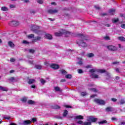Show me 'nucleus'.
Wrapping results in <instances>:
<instances>
[{"mask_svg":"<svg viewBox=\"0 0 125 125\" xmlns=\"http://www.w3.org/2000/svg\"><path fill=\"white\" fill-rule=\"evenodd\" d=\"M63 34H64L65 35H71V32L62 30V32H56L55 33V35L56 37H61Z\"/></svg>","mask_w":125,"mask_h":125,"instance_id":"obj_3","label":"nucleus"},{"mask_svg":"<svg viewBox=\"0 0 125 125\" xmlns=\"http://www.w3.org/2000/svg\"><path fill=\"white\" fill-rule=\"evenodd\" d=\"M35 51H36L34 49H29L30 53H34Z\"/></svg>","mask_w":125,"mask_h":125,"instance_id":"obj_44","label":"nucleus"},{"mask_svg":"<svg viewBox=\"0 0 125 125\" xmlns=\"http://www.w3.org/2000/svg\"><path fill=\"white\" fill-rule=\"evenodd\" d=\"M28 39H33L35 38V35L34 34H30L27 35Z\"/></svg>","mask_w":125,"mask_h":125,"instance_id":"obj_25","label":"nucleus"},{"mask_svg":"<svg viewBox=\"0 0 125 125\" xmlns=\"http://www.w3.org/2000/svg\"><path fill=\"white\" fill-rule=\"evenodd\" d=\"M78 36L81 39V40L77 42V44H78L79 46H82V47H86L87 45L86 42H83V41H87V39H86L87 37L82 34H79Z\"/></svg>","mask_w":125,"mask_h":125,"instance_id":"obj_1","label":"nucleus"},{"mask_svg":"<svg viewBox=\"0 0 125 125\" xmlns=\"http://www.w3.org/2000/svg\"><path fill=\"white\" fill-rule=\"evenodd\" d=\"M37 2L40 4H42L43 3V1H42V0H38Z\"/></svg>","mask_w":125,"mask_h":125,"instance_id":"obj_42","label":"nucleus"},{"mask_svg":"<svg viewBox=\"0 0 125 125\" xmlns=\"http://www.w3.org/2000/svg\"><path fill=\"white\" fill-rule=\"evenodd\" d=\"M0 90H2V91H7L8 89L5 88L4 87H2L0 86Z\"/></svg>","mask_w":125,"mask_h":125,"instance_id":"obj_24","label":"nucleus"},{"mask_svg":"<svg viewBox=\"0 0 125 125\" xmlns=\"http://www.w3.org/2000/svg\"><path fill=\"white\" fill-rule=\"evenodd\" d=\"M120 105H124L125 103V99H122L120 102Z\"/></svg>","mask_w":125,"mask_h":125,"instance_id":"obj_26","label":"nucleus"},{"mask_svg":"<svg viewBox=\"0 0 125 125\" xmlns=\"http://www.w3.org/2000/svg\"><path fill=\"white\" fill-rule=\"evenodd\" d=\"M107 48H108V49H109V50H111L113 51H115L116 50H117L118 48H116V46H113V45H109V46H107Z\"/></svg>","mask_w":125,"mask_h":125,"instance_id":"obj_7","label":"nucleus"},{"mask_svg":"<svg viewBox=\"0 0 125 125\" xmlns=\"http://www.w3.org/2000/svg\"><path fill=\"white\" fill-rule=\"evenodd\" d=\"M88 89H89V90H92V91H93L94 92H97V90L96 89V88H89Z\"/></svg>","mask_w":125,"mask_h":125,"instance_id":"obj_36","label":"nucleus"},{"mask_svg":"<svg viewBox=\"0 0 125 125\" xmlns=\"http://www.w3.org/2000/svg\"><path fill=\"white\" fill-rule=\"evenodd\" d=\"M119 20L118 18L117 19H114L112 20V22L113 23H118V22H119Z\"/></svg>","mask_w":125,"mask_h":125,"instance_id":"obj_30","label":"nucleus"},{"mask_svg":"<svg viewBox=\"0 0 125 125\" xmlns=\"http://www.w3.org/2000/svg\"><path fill=\"white\" fill-rule=\"evenodd\" d=\"M68 115V110L65 109L63 110V112L62 113V117L64 118L67 117V115Z\"/></svg>","mask_w":125,"mask_h":125,"instance_id":"obj_15","label":"nucleus"},{"mask_svg":"<svg viewBox=\"0 0 125 125\" xmlns=\"http://www.w3.org/2000/svg\"><path fill=\"white\" fill-rule=\"evenodd\" d=\"M65 82H66V79H62L60 81L61 83H65Z\"/></svg>","mask_w":125,"mask_h":125,"instance_id":"obj_60","label":"nucleus"},{"mask_svg":"<svg viewBox=\"0 0 125 125\" xmlns=\"http://www.w3.org/2000/svg\"><path fill=\"white\" fill-rule=\"evenodd\" d=\"M64 107H65V108H72V106L71 105H64Z\"/></svg>","mask_w":125,"mask_h":125,"instance_id":"obj_56","label":"nucleus"},{"mask_svg":"<svg viewBox=\"0 0 125 125\" xmlns=\"http://www.w3.org/2000/svg\"><path fill=\"white\" fill-rule=\"evenodd\" d=\"M50 66L53 70H57V69H59V68H60V66H59V65L54 63L51 64Z\"/></svg>","mask_w":125,"mask_h":125,"instance_id":"obj_6","label":"nucleus"},{"mask_svg":"<svg viewBox=\"0 0 125 125\" xmlns=\"http://www.w3.org/2000/svg\"><path fill=\"white\" fill-rule=\"evenodd\" d=\"M120 17H124V18H125V14H120Z\"/></svg>","mask_w":125,"mask_h":125,"instance_id":"obj_61","label":"nucleus"},{"mask_svg":"<svg viewBox=\"0 0 125 125\" xmlns=\"http://www.w3.org/2000/svg\"><path fill=\"white\" fill-rule=\"evenodd\" d=\"M119 125H125V122H121L119 124Z\"/></svg>","mask_w":125,"mask_h":125,"instance_id":"obj_55","label":"nucleus"},{"mask_svg":"<svg viewBox=\"0 0 125 125\" xmlns=\"http://www.w3.org/2000/svg\"><path fill=\"white\" fill-rule=\"evenodd\" d=\"M8 45L9 46H10V47H11V48H13L15 46V45H14V43H13V42L11 41H9L8 42Z\"/></svg>","mask_w":125,"mask_h":125,"instance_id":"obj_14","label":"nucleus"},{"mask_svg":"<svg viewBox=\"0 0 125 125\" xmlns=\"http://www.w3.org/2000/svg\"><path fill=\"white\" fill-rule=\"evenodd\" d=\"M9 7L10 8H15L16 6H15V5L13 4H10Z\"/></svg>","mask_w":125,"mask_h":125,"instance_id":"obj_45","label":"nucleus"},{"mask_svg":"<svg viewBox=\"0 0 125 125\" xmlns=\"http://www.w3.org/2000/svg\"><path fill=\"white\" fill-rule=\"evenodd\" d=\"M90 73H94V72H95V70H94V69H91L89 70Z\"/></svg>","mask_w":125,"mask_h":125,"instance_id":"obj_53","label":"nucleus"},{"mask_svg":"<svg viewBox=\"0 0 125 125\" xmlns=\"http://www.w3.org/2000/svg\"><path fill=\"white\" fill-rule=\"evenodd\" d=\"M47 12L48 13H49V14H53L54 13H57V12H58V10L49 9L47 11Z\"/></svg>","mask_w":125,"mask_h":125,"instance_id":"obj_8","label":"nucleus"},{"mask_svg":"<svg viewBox=\"0 0 125 125\" xmlns=\"http://www.w3.org/2000/svg\"><path fill=\"white\" fill-rule=\"evenodd\" d=\"M4 119H5V120H10V117L8 116V117H4Z\"/></svg>","mask_w":125,"mask_h":125,"instance_id":"obj_62","label":"nucleus"},{"mask_svg":"<svg viewBox=\"0 0 125 125\" xmlns=\"http://www.w3.org/2000/svg\"><path fill=\"white\" fill-rule=\"evenodd\" d=\"M121 27L122 28V29H125V24H121Z\"/></svg>","mask_w":125,"mask_h":125,"instance_id":"obj_58","label":"nucleus"},{"mask_svg":"<svg viewBox=\"0 0 125 125\" xmlns=\"http://www.w3.org/2000/svg\"><path fill=\"white\" fill-rule=\"evenodd\" d=\"M36 82V80L35 79H29V81L28 82V83L29 84H32Z\"/></svg>","mask_w":125,"mask_h":125,"instance_id":"obj_16","label":"nucleus"},{"mask_svg":"<svg viewBox=\"0 0 125 125\" xmlns=\"http://www.w3.org/2000/svg\"><path fill=\"white\" fill-rule=\"evenodd\" d=\"M87 122H83L84 125H91L92 123L97 122V118H94L93 116H88L87 117Z\"/></svg>","mask_w":125,"mask_h":125,"instance_id":"obj_2","label":"nucleus"},{"mask_svg":"<svg viewBox=\"0 0 125 125\" xmlns=\"http://www.w3.org/2000/svg\"><path fill=\"white\" fill-rule=\"evenodd\" d=\"M119 63H120V62H112V64L113 65H116V64H119Z\"/></svg>","mask_w":125,"mask_h":125,"instance_id":"obj_59","label":"nucleus"},{"mask_svg":"<svg viewBox=\"0 0 125 125\" xmlns=\"http://www.w3.org/2000/svg\"><path fill=\"white\" fill-rule=\"evenodd\" d=\"M100 15L102 17H104V16H107V15H108V14L106 13H102L100 14Z\"/></svg>","mask_w":125,"mask_h":125,"instance_id":"obj_32","label":"nucleus"},{"mask_svg":"<svg viewBox=\"0 0 125 125\" xmlns=\"http://www.w3.org/2000/svg\"><path fill=\"white\" fill-rule=\"evenodd\" d=\"M30 13L31 14H35V13H36V12L34 10H32L30 11Z\"/></svg>","mask_w":125,"mask_h":125,"instance_id":"obj_57","label":"nucleus"},{"mask_svg":"<svg viewBox=\"0 0 125 125\" xmlns=\"http://www.w3.org/2000/svg\"><path fill=\"white\" fill-rule=\"evenodd\" d=\"M111 101H113V102H117V99L115 98H112L111 99Z\"/></svg>","mask_w":125,"mask_h":125,"instance_id":"obj_50","label":"nucleus"},{"mask_svg":"<svg viewBox=\"0 0 125 125\" xmlns=\"http://www.w3.org/2000/svg\"><path fill=\"white\" fill-rule=\"evenodd\" d=\"M61 107L60 106L56 104L53 106V109H55V110H59V109H61Z\"/></svg>","mask_w":125,"mask_h":125,"instance_id":"obj_17","label":"nucleus"},{"mask_svg":"<svg viewBox=\"0 0 125 125\" xmlns=\"http://www.w3.org/2000/svg\"><path fill=\"white\" fill-rule=\"evenodd\" d=\"M77 120H83V116L82 115H78L75 117Z\"/></svg>","mask_w":125,"mask_h":125,"instance_id":"obj_20","label":"nucleus"},{"mask_svg":"<svg viewBox=\"0 0 125 125\" xmlns=\"http://www.w3.org/2000/svg\"><path fill=\"white\" fill-rule=\"evenodd\" d=\"M111 120L112 121H118V119H117V118H115V117H112Z\"/></svg>","mask_w":125,"mask_h":125,"instance_id":"obj_52","label":"nucleus"},{"mask_svg":"<svg viewBox=\"0 0 125 125\" xmlns=\"http://www.w3.org/2000/svg\"><path fill=\"white\" fill-rule=\"evenodd\" d=\"M9 24L12 27H17V26H19L20 23L19 22V21H12L10 22H9Z\"/></svg>","mask_w":125,"mask_h":125,"instance_id":"obj_4","label":"nucleus"},{"mask_svg":"<svg viewBox=\"0 0 125 125\" xmlns=\"http://www.w3.org/2000/svg\"><path fill=\"white\" fill-rule=\"evenodd\" d=\"M82 96H85L86 95V93L85 92H82L81 93Z\"/></svg>","mask_w":125,"mask_h":125,"instance_id":"obj_54","label":"nucleus"},{"mask_svg":"<svg viewBox=\"0 0 125 125\" xmlns=\"http://www.w3.org/2000/svg\"><path fill=\"white\" fill-rule=\"evenodd\" d=\"M55 119H58V120H63V117H61V116H55Z\"/></svg>","mask_w":125,"mask_h":125,"instance_id":"obj_38","label":"nucleus"},{"mask_svg":"<svg viewBox=\"0 0 125 125\" xmlns=\"http://www.w3.org/2000/svg\"><path fill=\"white\" fill-rule=\"evenodd\" d=\"M1 11H8V8L6 6H3L1 7Z\"/></svg>","mask_w":125,"mask_h":125,"instance_id":"obj_19","label":"nucleus"},{"mask_svg":"<svg viewBox=\"0 0 125 125\" xmlns=\"http://www.w3.org/2000/svg\"><path fill=\"white\" fill-rule=\"evenodd\" d=\"M22 43H24V44H29V43H30V42H28L26 40H23V41L22 42Z\"/></svg>","mask_w":125,"mask_h":125,"instance_id":"obj_41","label":"nucleus"},{"mask_svg":"<svg viewBox=\"0 0 125 125\" xmlns=\"http://www.w3.org/2000/svg\"><path fill=\"white\" fill-rule=\"evenodd\" d=\"M42 40V37L40 36H37V37H35L34 39H33L32 42H37L38 41H41Z\"/></svg>","mask_w":125,"mask_h":125,"instance_id":"obj_9","label":"nucleus"},{"mask_svg":"<svg viewBox=\"0 0 125 125\" xmlns=\"http://www.w3.org/2000/svg\"><path fill=\"white\" fill-rule=\"evenodd\" d=\"M104 40H105V41H110V37L109 36H104Z\"/></svg>","mask_w":125,"mask_h":125,"instance_id":"obj_35","label":"nucleus"},{"mask_svg":"<svg viewBox=\"0 0 125 125\" xmlns=\"http://www.w3.org/2000/svg\"><path fill=\"white\" fill-rule=\"evenodd\" d=\"M94 102L99 105H105V101L96 98L94 99Z\"/></svg>","mask_w":125,"mask_h":125,"instance_id":"obj_5","label":"nucleus"},{"mask_svg":"<svg viewBox=\"0 0 125 125\" xmlns=\"http://www.w3.org/2000/svg\"><path fill=\"white\" fill-rule=\"evenodd\" d=\"M36 103L35 101L32 100H29L27 102V104H29V105H35Z\"/></svg>","mask_w":125,"mask_h":125,"instance_id":"obj_11","label":"nucleus"},{"mask_svg":"<svg viewBox=\"0 0 125 125\" xmlns=\"http://www.w3.org/2000/svg\"><path fill=\"white\" fill-rule=\"evenodd\" d=\"M31 121H32V123H36V122H37V119L33 118L32 119Z\"/></svg>","mask_w":125,"mask_h":125,"instance_id":"obj_46","label":"nucleus"},{"mask_svg":"<svg viewBox=\"0 0 125 125\" xmlns=\"http://www.w3.org/2000/svg\"><path fill=\"white\" fill-rule=\"evenodd\" d=\"M15 80V78H14V77H11L9 79V81H10L11 82H14Z\"/></svg>","mask_w":125,"mask_h":125,"instance_id":"obj_49","label":"nucleus"},{"mask_svg":"<svg viewBox=\"0 0 125 125\" xmlns=\"http://www.w3.org/2000/svg\"><path fill=\"white\" fill-rule=\"evenodd\" d=\"M106 112H113L114 111V108L111 106L107 107L105 108Z\"/></svg>","mask_w":125,"mask_h":125,"instance_id":"obj_10","label":"nucleus"},{"mask_svg":"<svg viewBox=\"0 0 125 125\" xmlns=\"http://www.w3.org/2000/svg\"><path fill=\"white\" fill-rule=\"evenodd\" d=\"M92 78H94V79H98V75H96V74H92Z\"/></svg>","mask_w":125,"mask_h":125,"instance_id":"obj_40","label":"nucleus"},{"mask_svg":"<svg viewBox=\"0 0 125 125\" xmlns=\"http://www.w3.org/2000/svg\"><path fill=\"white\" fill-rule=\"evenodd\" d=\"M65 78L66 79H69V80H71L72 79V75L71 74H67L65 76Z\"/></svg>","mask_w":125,"mask_h":125,"instance_id":"obj_29","label":"nucleus"},{"mask_svg":"<svg viewBox=\"0 0 125 125\" xmlns=\"http://www.w3.org/2000/svg\"><path fill=\"white\" fill-rule=\"evenodd\" d=\"M109 13H115L116 12L115 9H111L109 11Z\"/></svg>","mask_w":125,"mask_h":125,"instance_id":"obj_37","label":"nucleus"},{"mask_svg":"<svg viewBox=\"0 0 125 125\" xmlns=\"http://www.w3.org/2000/svg\"><path fill=\"white\" fill-rule=\"evenodd\" d=\"M45 37L47 40H52V36L49 34H46Z\"/></svg>","mask_w":125,"mask_h":125,"instance_id":"obj_13","label":"nucleus"},{"mask_svg":"<svg viewBox=\"0 0 125 125\" xmlns=\"http://www.w3.org/2000/svg\"><path fill=\"white\" fill-rule=\"evenodd\" d=\"M55 91H62V90H60V88L58 86L55 87Z\"/></svg>","mask_w":125,"mask_h":125,"instance_id":"obj_34","label":"nucleus"},{"mask_svg":"<svg viewBox=\"0 0 125 125\" xmlns=\"http://www.w3.org/2000/svg\"><path fill=\"white\" fill-rule=\"evenodd\" d=\"M27 98L26 97H23L22 99H21V101H22V102H27Z\"/></svg>","mask_w":125,"mask_h":125,"instance_id":"obj_31","label":"nucleus"},{"mask_svg":"<svg viewBox=\"0 0 125 125\" xmlns=\"http://www.w3.org/2000/svg\"><path fill=\"white\" fill-rule=\"evenodd\" d=\"M40 82H41V83H42V84H44L45 83H46V81H45V80H44V79H41L40 80Z\"/></svg>","mask_w":125,"mask_h":125,"instance_id":"obj_33","label":"nucleus"},{"mask_svg":"<svg viewBox=\"0 0 125 125\" xmlns=\"http://www.w3.org/2000/svg\"><path fill=\"white\" fill-rule=\"evenodd\" d=\"M94 57V54L93 53H88L87 55V57H88V58H91V57Z\"/></svg>","mask_w":125,"mask_h":125,"instance_id":"obj_22","label":"nucleus"},{"mask_svg":"<svg viewBox=\"0 0 125 125\" xmlns=\"http://www.w3.org/2000/svg\"><path fill=\"white\" fill-rule=\"evenodd\" d=\"M35 68L38 70H42V66L41 65H35Z\"/></svg>","mask_w":125,"mask_h":125,"instance_id":"obj_21","label":"nucleus"},{"mask_svg":"<svg viewBox=\"0 0 125 125\" xmlns=\"http://www.w3.org/2000/svg\"><path fill=\"white\" fill-rule=\"evenodd\" d=\"M44 65H46V66H48L49 65V63L47 62H44Z\"/></svg>","mask_w":125,"mask_h":125,"instance_id":"obj_63","label":"nucleus"},{"mask_svg":"<svg viewBox=\"0 0 125 125\" xmlns=\"http://www.w3.org/2000/svg\"><path fill=\"white\" fill-rule=\"evenodd\" d=\"M61 73L62 74V75H67V71H66L64 69H62V70H61Z\"/></svg>","mask_w":125,"mask_h":125,"instance_id":"obj_28","label":"nucleus"},{"mask_svg":"<svg viewBox=\"0 0 125 125\" xmlns=\"http://www.w3.org/2000/svg\"><path fill=\"white\" fill-rule=\"evenodd\" d=\"M77 124L78 125H83V122L82 120H79L77 122Z\"/></svg>","mask_w":125,"mask_h":125,"instance_id":"obj_39","label":"nucleus"},{"mask_svg":"<svg viewBox=\"0 0 125 125\" xmlns=\"http://www.w3.org/2000/svg\"><path fill=\"white\" fill-rule=\"evenodd\" d=\"M79 74H83V71L81 69H78Z\"/></svg>","mask_w":125,"mask_h":125,"instance_id":"obj_47","label":"nucleus"},{"mask_svg":"<svg viewBox=\"0 0 125 125\" xmlns=\"http://www.w3.org/2000/svg\"><path fill=\"white\" fill-rule=\"evenodd\" d=\"M10 61L11 62H15L16 60H15V59H14V58H11L10 59Z\"/></svg>","mask_w":125,"mask_h":125,"instance_id":"obj_48","label":"nucleus"},{"mask_svg":"<svg viewBox=\"0 0 125 125\" xmlns=\"http://www.w3.org/2000/svg\"><path fill=\"white\" fill-rule=\"evenodd\" d=\"M98 73H101V74H103V73H106V70L105 69H98L97 70Z\"/></svg>","mask_w":125,"mask_h":125,"instance_id":"obj_18","label":"nucleus"},{"mask_svg":"<svg viewBox=\"0 0 125 125\" xmlns=\"http://www.w3.org/2000/svg\"><path fill=\"white\" fill-rule=\"evenodd\" d=\"M108 123V122L107 121V120H104L103 121H101L100 122L98 123V124H99V125H101V124H107Z\"/></svg>","mask_w":125,"mask_h":125,"instance_id":"obj_27","label":"nucleus"},{"mask_svg":"<svg viewBox=\"0 0 125 125\" xmlns=\"http://www.w3.org/2000/svg\"><path fill=\"white\" fill-rule=\"evenodd\" d=\"M31 124H32V121L30 120H25L23 121L24 125H31Z\"/></svg>","mask_w":125,"mask_h":125,"instance_id":"obj_12","label":"nucleus"},{"mask_svg":"<svg viewBox=\"0 0 125 125\" xmlns=\"http://www.w3.org/2000/svg\"><path fill=\"white\" fill-rule=\"evenodd\" d=\"M51 4L52 5H56V3L55 2H51Z\"/></svg>","mask_w":125,"mask_h":125,"instance_id":"obj_64","label":"nucleus"},{"mask_svg":"<svg viewBox=\"0 0 125 125\" xmlns=\"http://www.w3.org/2000/svg\"><path fill=\"white\" fill-rule=\"evenodd\" d=\"M94 8H95V9H96V10H100L101 8L99 6H97L96 5L94 6Z\"/></svg>","mask_w":125,"mask_h":125,"instance_id":"obj_43","label":"nucleus"},{"mask_svg":"<svg viewBox=\"0 0 125 125\" xmlns=\"http://www.w3.org/2000/svg\"><path fill=\"white\" fill-rule=\"evenodd\" d=\"M118 40L121 42H125V38L123 36L118 37Z\"/></svg>","mask_w":125,"mask_h":125,"instance_id":"obj_23","label":"nucleus"},{"mask_svg":"<svg viewBox=\"0 0 125 125\" xmlns=\"http://www.w3.org/2000/svg\"><path fill=\"white\" fill-rule=\"evenodd\" d=\"M77 64H78L79 65H83V61H78V62H77Z\"/></svg>","mask_w":125,"mask_h":125,"instance_id":"obj_51","label":"nucleus"}]
</instances>
